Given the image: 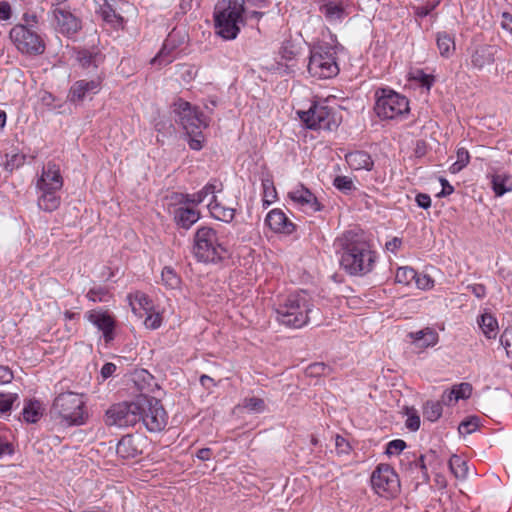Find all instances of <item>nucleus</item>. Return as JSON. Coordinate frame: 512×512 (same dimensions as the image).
<instances>
[{"instance_id": "1a4fd4ad", "label": "nucleus", "mask_w": 512, "mask_h": 512, "mask_svg": "<svg viewBox=\"0 0 512 512\" xmlns=\"http://www.w3.org/2000/svg\"><path fill=\"white\" fill-rule=\"evenodd\" d=\"M9 37L22 54L37 56L45 52L44 39L37 31L27 25L16 24L10 30Z\"/></svg>"}, {"instance_id": "09e8293b", "label": "nucleus", "mask_w": 512, "mask_h": 512, "mask_svg": "<svg viewBox=\"0 0 512 512\" xmlns=\"http://www.w3.org/2000/svg\"><path fill=\"white\" fill-rule=\"evenodd\" d=\"M438 2L427 3L425 5L413 6L414 15L418 18L428 16L437 6Z\"/></svg>"}, {"instance_id": "8fccbe9b", "label": "nucleus", "mask_w": 512, "mask_h": 512, "mask_svg": "<svg viewBox=\"0 0 512 512\" xmlns=\"http://www.w3.org/2000/svg\"><path fill=\"white\" fill-rule=\"evenodd\" d=\"M414 281H415L417 287L419 289H423V290L430 289L434 285V281L430 276H428L426 274H419L418 272H417V276L415 277Z\"/></svg>"}, {"instance_id": "0e129e2a", "label": "nucleus", "mask_w": 512, "mask_h": 512, "mask_svg": "<svg viewBox=\"0 0 512 512\" xmlns=\"http://www.w3.org/2000/svg\"><path fill=\"white\" fill-rule=\"evenodd\" d=\"M418 81L422 87L430 89L434 83V77L429 74H425L423 71L419 72Z\"/></svg>"}, {"instance_id": "f03ea898", "label": "nucleus", "mask_w": 512, "mask_h": 512, "mask_svg": "<svg viewBox=\"0 0 512 512\" xmlns=\"http://www.w3.org/2000/svg\"><path fill=\"white\" fill-rule=\"evenodd\" d=\"M246 8L238 0H219L214 7L215 33L225 40L235 39L244 24Z\"/></svg>"}, {"instance_id": "c9c22d12", "label": "nucleus", "mask_w": 512, "mask_h": 512, "mask_svg": "<svg viewBox=\"0 0 512 512\" xmlns=\"http://www.w3.org/2000/svg\"><path fill=\"white\" fill-rule=\"evenodd\" d=\"M163 284L170 288L176 289L181 284V278L177 275L175 270L170 266H165L161 273Z\"/></svg>"}, {"instance_id": "2f4dec72", "label": "nucleus", "mask_w": 512, "mask_h": 512, "mask_svg": "<svg viewBox=\"0 0 512 512\" xmlns=\"http://www.w3.org/2000/svg\"><path fill=\"white\" fill-rule=\"evenodd\" d=\"M22 415L27 423H36L42 416L40 402L37 400H29L23 408Z\"/></svg>"}, {"instance_id": "6e6d98bb", "label": "nucleus", "mask_w": 512, "mask_h": 512, "mask_svg": "<svg viewBox=\"0 0 512 512\" xmlns=\"http://www.w3.org/2000/svg\"><path fill=\"white\" fill-rule=\"evenodd\" d=\"M11 16V3L8 0H0V20H9Z\"/></svg>"}, {"instance_id": "680f3d73", "label": "nucleus", "mask_w": 512, "mask_h": 512, "mask_svg": "<svg viewBox=\"0 0 512 512\" xmlns=\"http://www.w3.org/2000/svg\"><path fill=\"white\" fill-rule=\"evenodd\" d=\"M13 380V372L7 366L0 365V384H8Z\"/></svg>"}, {"instance_id": "473e14b6", "label": "nucleus", "mask_w": 512, "mask_h": 512, "mask_svg": "<svg viewBox=\"0 0 512 512\" xmlns=\"http://www.w3.org/2000/svg\"><path fill=\"white\" fill-rule=\"evenodd\" d=\"M478 324L487 338H495L498 322L494 316L488 313L482 314Z\"/></svg>"}, {"instance_id": "6e6552de", "label": "nucleus", "mask_w": 512, "mask_h": 512, "mask_svg": "<svg viewBox=\"0 0 512 512\" xmlns=\"http://www.w3.org/2000/svg\"><path fill=\"white\" fill-rule=\"evenodd\" d=\"M137 406L140 421L148 431L160 432L166 427L168 415L159 399L141 394L137 396Z\"/></svg>"}, {"instance_id": "a878e982", "label": "nucleus", "mask_w": 512, "mask_h": 512, "mask_svg": "<svg viewBox=\"0 0 512 512\" xmlns=\"http://www.w3.org/2000/svg\"><path fill=\"white\" fill-rule=\"evenodd\" d=\"M208 207L212 216L217 220L230 223L235 217V209L223 206L217 201L216 196H213Z\"/></svg>"}, {"instance_id": "f257e3e1", "label": "nucleus", "mask_w": 512, "mask_h": 512, "mask_svg": "<svg viewBox=\"0 0 512 512\" xmlns=\"http://www.w3.org/2000/svg\"><path fill=\"white\" fill-rule=\"evenodd\" d=\"M341 268L351 276H364L373 269L376 254L361 236L346 231L335 241Z\"/></svg>"}, {"instance_id": "39448f33", "label": "nucleus", "mask_w": 512, "mask_h": 512, "mask_svg": "<svg viewBox=\"0 0 512 512\" xmlns=\"http://www.w3.org/2000/svg\"><path fill=\"white\" fill-rule=\"evenodd\" d=\"M193 254L199 262L217 263L228 257V250L219 242L216 230L201 226L194 235Z\"/></svg>"}, {"instance_id": "0eeeda50", "label": "nucleus", "mask_w": 512, "mask_h": 512, "mask_svg": "<svg viewBox=\"0 0 512 512\" xmlns=\"http://www.w3.org/2000/svg\"><path fill=\"white\" fill-rule=\"evenodd\" d=\"M374 111L382 120L396 119L409 113V100L390 88H379L375 92Z\"/></svg>"}, {"instance_id": "a19ab883", "label": "nucleus", "mask_w": 512, "mask_h": 512, "mask_svg": "<svg viewBox=\"0 0 512 512\" xmlns=\"http://www.w3.org/2000/svg\"><path fill=\"white\" fill-rule=\"evenodd\" d=\"M333 185L344 194H349L356 189L352 179L347 176H337L333 181Z\"/></svg>"}, {"instance_id": "338daca9", "label": "nucleus", "mask_w": 512, "mask_h": 512, "mask_svg": "<svg viewBox=\"0 0 512 512\" xmlns=\"http://www.w3.org/2000/svg\"><path fill=\"white\" fill-rule=\"evenodd\" d=\"M145 325L150 329H157L161 325V317L159 314L156 315H148L145 319Z\"/></svg>"}, {"instance_id": "052dcab7", "label": "nucleus", "mask_w": 512, "mask_h": 512, "mask_svg": "<svg viewBox=\"0 0 512 512\" xmlns=\"http://www.w3.org/2000/svg\"><path fill=\"white\" fill-rule=\"evenodd\" d=\"M415 201L422 209L427 210L431 207V197L426 193H418L415 197Z\"/></svg>"}, {"instance_id": "4d7b16f0", "label": "nucleus", "mask_w": 512, "mask_h": 512, "mask_svg": "<svg viewBox=\"0 0 512 512\" xmlns=\"http://www.w3.org/2000/svg\"><path fill=\"white\" fill-rule=\"evenodd\" d=\"M439 402L441 403V405H447V406H450L453 403L458 402L457 396H456V391H452V389L444 391L441 396V401H439Z\"/></svg>"}, {"instance_id": "72a5a7b5", "label": "nucleus", "mask_w": 512, "mask_h": 512, "mask_svg": "<svg viewBox=\"0 0 512 512\" xmlns=\"http://www.w3.org/2000/svg\"><path fill=\"white\" fill-rule=\"evenodd\" d=\"M102 56L98 52H93L87 49L78 51L77 59L82 67H97Z\"/></svg>"}, {"instance_id": "58836bf2", "label": "nucleus", "mask_w": 512, "mask_h": 512, "mask_svg": "<svg viewBox=\"0 0 512 512\" xmlns=\"http://www.w3.org/2000/svg\"><path fill=\"white\" fill-rule=\"evenodd\" d=\"M405 414L407 415L406 427L410 431H417L420 428V417L418 412L413 407H405Z\"/></svg>"}, {"instance_id": "b1692460", "label": "nucleus", "mask_w": 512, "mask_h": 512, "mask_svg": "<svg viewBox=\"0 0 512 512\" xmlns=\"http://www.w3.org/2000/svg\"><path fill=\"white\" fill-rule=\"evenodd\" d=\"M174 32L170 33L168 38L165 40L161 50L151 60L152 65L165 66L173 61L171 53L176 49V44L173 40Z\"/></svg>"}, {"instance_id": "69168bd1", "label": "nucleus", "mask_w": 512, "mask_h": 512, "mask_svg": "<svg viewBox=\"0 0 512 512\" xmlns=\"http://www.w3.org/2000/svg\"><path fill=\"white\" fill-rule=\"evenodd\" d=\"M500 342L506 349L512 346V326L507 327L503 331L500 337Z\"/></svg>"}, {"instance_id": "864d4df0", "label": "nucleus", "mask_w": 512, "mask_h": 512, "mask_svg": "<svg viewBox=\"0 0 512 512\" xmlns=\"http://www.w3.org/2000/svg\"><path fill=\"white\" fill-rule=\"evenodd\" d=\"M134 298L143 310L148 311L153 308L152 300L146 294L137 292Z\"/></svg>"}, {"instance_id": "bb28decb", "label": "nucleus", "mask_w": 512, "mask_h": 512, "mask_svg": "<svg viewBox=\"0 0 512 512\" xmlns=\"http://www.w3.org/2000/svg\"><path fill=\"white\" fill-rule=\"evenodd\" d=\"M376 494L385 499L395 498L401 491V482H371Z\"/></svg>"}, {"instance_id": "79ce46f5", "label": "nucleus", "mask_w": 512, "mask_h": 512, "mask_svg": "<svg viewBox=\"0 0 512 512\" xmlns=\"http://www.w3.org/2000/svg\"><path fill=\"white\" fill-rule=\"evenodd\" d=\"M479 425V418L477 416H471L463 420L458 427V431L462 435H468L474 432Z\"/></svg>"}, {"instance_id": "cd10ccee", "label": "nucleus", "mask_w": 512, "mask_h": 512, "mask_svg": "<svg viewBox=\"0 0 512 512\" xmlns=\"http://www.w3.org/2000/svg\"><path fill=\"white\" fill-rule=\"evenodd\" d=\"M319 10L330 22L340 21L345 16V10L342 4L333 1L322 4Z\"/></svg>"}, {"instance_id": "7c9ffc66", "label": "nucleus", "mask_w": 512, "mask_h": 512, "mask_svg": "<svg viewBox=\"0 0 512 512\" xmlns=\"http://www.w3.org/2000/svg\"><path fill=\"white\" fill-rule=\"evenodd\" d=\"M436 42L439 52L443 57L448 58L455 50L454 39L447 32H438Z\"/></svg>"}, {"instance_id": "a18cd8bd", "label": "nucleus", "mask_w": 512, "mask_h": 512, "mask_svg": "<svg viewBox=\"0 0 512 512\" xmlns=\"http://www.w3.org/2000/svg\"><path fill=\"white\" fill-rule=\"evenodd\" d=\"M216 181H214L213 183H207L200 191H198L197 193H195V196H196V205L202 203L205 198L208 196V195H212L215 196V192H216Z\"/></svg>"}, {"instance_id": "f8f14e48", "label": "nucleus", "mask_w": 512, "mask_h": 512, "mask_svg": "<svg viewBox=\"0 0 512 512\" xmlns=\"http://www.w3.org/2000/svg\"><path fill=\"white\" fill-rule=\"evenodd\" d=\"M139 422L140 412L137 406V397L131 402L112 405L105 414V423L108 426L130 427Z\"/></svg>"}, {"instance_id": "de8ad7c7", "label": "nucleus", "mask_w": 512, "mask_h": 512, "mask_svg": "<svg viewBox=\"0 0 512 512\" xmlns=\"http://www.w3.org/2000/svg\"><path fill=\"white\" fill-rule=\"evenodd\" d=\"M25 156L23 154H13L10 157L7 155V160L5 163L6 170L13 171L14 169L20 167L24 164Z\"/></svg>"}, {"instance_id": "ddd939ff", "label": "nucleus", "mask_w": 512, "mask_h": 512, "mask_svg": "<svg viewBox=\"0 0 512 512\" xmlns=\"http://www.w3.org/2000/svg\"><path fill=\"white\" fill-rule=\"evenodd\" d=\"M53 16L56 22V31L64 36L72 37L82 28L81 19L66 8L56 7L53 10Z\"/></svg>"}, {"instance_id": "e2e57ef3", "label": "nucleus", "mask_w": 512, "mask_h": 512, "mask_svg": "<svg viewBox=\"0 0 512 512\" xmlns=\"http://www.w3.org/2000/svg\"><path fill=\"white\" fill-rule=\"evenodd\" d=\"M175 201H177L180 204H195L196 205V196L194 194H175L174 196Z\"/></svg>"}, {"instance_id": "6ab92c4d", "label": "nucleus", "mask_w": 512, "mask_h": 512, "mask_svg": "<svg viewBox=\"0 0 512 512\" xmlns=\"http://www.w3.org/2000/svg\"><path fill=\"white\" fill-rule=\"evenodd\" d=\"M265 223L274 232L288 235L293 233L296 228L295 224L280 209L271 210L265 218Z\"/></svg>"}, {"instance_id": "20e7f679", "label": "nucleus", "mask_w": 512, "mask_h": 512, "mask_svg": "<svg viewBox=\"0 0 512 512\" xmlns=\"http://www.w3.org/2000/svg\"><path fill=\"white\" fill-rule=\"evenodd\" d=\"M83 395L74 392L59 394L50 408V416L59 419L64 426H79L84 424L86 413Z\"/></svg>"}, {"instance_id": "2eb2a0df", "label": "nucleus", "mask_w": 512, "mask_h": 512, "mask_svg": "<svg viewBox=\"0 0 512 512\" xmlns=\"http://www.w3.org/2000/svg\"><path fill=\"white\" fill-rule=\"evenodd\" d=\"M499 51L497 45L478 44L470 50L471 66L477 70H483L487 66L494 64L496 54Z\"/></svg>"}, {"instance_id": "c03bdc74", "label": "nucleus", "mask_w": 512, "mask_h": 512, "mask_svg": "<svg viewBox=\"0 0 512 512\" xmlns=\"http://www.w3.org/2000/svg\"><path fill=\"white\" fill-rule=\"evenodd\" d=\"M117 7H102L103 19L108 23H122L123 17L116 12Z\"/></svg>"}, {"instance_id": "dca6fc26", "label": "nucleus", "mask_w": 512, "mask_h": 512, "mask_svg": "<svg viewBox=\"0 0 512 512\" xmlns=\"http://www.w3.org/2000/svg\"><path fill=\"white\" fill-rule=\"evenodd\" d=\"M414 467L421 470L424 480H430L431 477L437 480L441 477L442 461L434 450L420 455L414 461Z\"/></svg>"}, {"instance_id": "13d9d810", "label": "nucleus", "mask_w": 512, "mask_h": 512, "mask_svg": "<svg viewBox=\"0 0 512 512\" xmlns=\"http://www.w3.org/2000/svg\"><path fill=\"white\" fill-rule=\"evenodd\" d=\"M14 453V448L12 443H10L5 437L0 436V458L5 455H12Z\"/></svg>"}, {"instance_id": "7ed1b4c3", "label": "nucleus", "mask_w": 512, "mask_h": 512, "mask_svg": "<svg viewBox=\"0 0 512 512\" xmlns=\"http://www.w3.org/2000/svg\"><path fill=\"white\" fill-rule=\"evenodd\" d=\"M276 320L286 327L298 329L310 320L313 313V305L309 301L306 292L289 295L283 303L275 308Z\"/></svg>"}, {"instance_id": "e433bc0d", "label": "nucleus", "mask_w": 512, "mask_h": 512, "mask_svg": "<svg viewBox=\"0 0 512 512\" xmlns=\"http://www.w3.org/2000/svg\"><path fill=\"white\" fill-rule=\"evenodd\" d=\"M86 297L92 302H108L112 295L106 287L97 286L91 288Z\"/></svg>"}, {"instance_id": "f3484780", "label": "nucleus", "mask_w": 512, "mask_h": 512, "mask_svg": "<svg viewBox=\"0 0 512 512\" xmlns=\"http://www.w3.org/2000/svg\"><path fill=\"white\" fill-rule=\"evenodd\" d=\"M146 444V439L142 435H125L123 436L117 446L116 453L123 459H132L143 453V447Z\"/></svg>"}, {"instance_id": "aec40b11", "label": "nucleus", "mask_w": 512, "mask_h": 512, "mask_svg": "<svg viewBox=\"0 0 512 512\" xmlns=\"http://www.w3.org/2000/svg\"><path fill=\"white\" fill-rule=\"evenodd\" d=\"M288 196L294 202H297L302 206H308L313 211H320L322 209V205L316 196L303 184L298 185L295 189L290 191Z\"/></svg>"}, {"instance_id": "a211bd4d", "label": "nucleus", "mask_w": 512, "mask_h": 512, "mask_svg": "<svg viewBox=\"0 0 512 512\" xmlns=\"http://www.w3.org/2000/svg\"><path fill=\"white\" fill-rule=\"evenodd\" d=\"M101 81L99 78L92 80H78L70 88L68 99L71 102L83 101L90 95H94L100 90Z\"/></svg>"}, {"instance_id": "393cba45", "label": "nucleus", "mask_w": 512, "mask_h": 512, "mask_svg": "<svg viewBox=\"0 0 512 512\" xmlns=\"http://www.w3.org/2000/svg\"><path fill=\"white\" fill-rule=\"evenodd\" d=\"M63 185L62 177L59 171H52L50 168L44 170L42 176L38 180L39 189L59 190Z\"/></svg>"}, {"instance_id": "f704fd0d", "label": "nucleus", "mask_w": 512, "mask_h": 512, "mask_svg": "<svg viewBox=\"0 0 512 512\" xmlns=\"http://www.w3.org/2000/svg\"><path fill=\"white\" fill-rule=\"evenodd\" d=\"M442 415V405L439 401H427L423 406V416L431 422L437 421Z\"/></svg>"}, {"instance_id": "49530a36", "label": "nucleus", "mask_w": 512, "mask_h": 512, "mask_svg": "<svg viewBox=\"0 0 512 512\" xmlns=\"http://www.w3.org/2000/svg\"><path fill=\"white\" fill-rule=\"evenodd\" d=\"M406 442L402 439H395L388 442L385 453L387 455L399 454L406 448Z\"/></svg>"}, {"instance_id": "4468645a", "label": "nucleus", "mask_w": 512, "mask_h": 512, "mask_svg": "<svg viewBox=\"0 0 512 512\" xmlns=\"http://www.w3.org/2000/svg\"><path fill=\"white\" fill-rule=\"evenodd\" d=\"M85 318L102 331L106 343L114 339L116 321L108 311L90 310L86 312Z\"/></svg>"}, {"instance_id": "37998d69", "label": "nucleus", "mask_w": 512, "mask_h": 512, "mask_svg": "<svg viewBox=\"0 0 512 512\" xmlns=\"http://www.w3.org/2000/svg\"><path fill=\"white\" fill-rule=\"evenodd\" d=\"M243 405L251 412H263L265 409L264 400L257 397L246 398Z\"/></svg>"}, {"instance_id": "5701e85b", "label": "nucleus", "mask_w": 512, "mask_h": 512, "mask_svg": "<svg viewBox=\"0 0 512 512\" xmlns=\"http://www.w3.org/2000/svg\"><path fill=\"white\" fill-rule=\"evenodd\" d=\"M199 218L200 213L193 208L179 207L174 210V220L183 229H189Z\"/></svg>"}, {"instance_id": "4c0bfd02", "label": "nucleus", "mask_w": 512, "mask_h": 512, "mask_svg": "<svg viewBox=\"0 0 512 512\" xmlns=\"http://www.w3.org/2000/svg\"><path fill=\"white\" fill-rule=\"evenodd\" d=\"M417 276V271L412 267H400L396 271L395 280L397 283L409 285Z\"/></svg>"}, {"instance_id": "ea45409f", "label": "nucleus", "mask_w": 512, "mask_h": 512, "mask_svg": "<svg viewBox=\"0 0 512 512\" xmlns=\"http://www.w3.org/2000/svg\"><path fill=\"white\" fill-rule=\"evenodd\" d=\"M19 399L17 393L0 392V414L9 412L15 401Z\"/></svg>"}, {"instance_id": "c756f323", "label": "nucleus", "mask_w": 512, "mask_h": 512, "mask_svg": "<svg viewBox=\"0 0 512 512\" xmlns=\"http://www.w3.org/2000/svg\"><path fill=\"white\" fill-rule=\"evenodd\" d=\"M42 195L38 200L41 209L47 212L56 210L60 205V197L56 195L57 190L41 189Z\"/></svg>"}, {"instance_id": "c85d7f7f", "label": "nucleus", "mask_w": 512, "mask_h": 512, "mask_svg": "<svg viewBox=\"0 0 512 512\" xmlns=\"http://www.w3.org/2000/svg\"><path fill=\"white\" fill-rule=\"evenodd\" d=\"M491 187L496 196H503L512 191V181L507 174H493L491 176Z\"/></svg>"}, {"instance_id": "3c124183", "label": "nucleus", "mask_w": 512, "mask_h": 512, "mask_svg": "<svg viewBox=\"0 0 512 512\" xmlns=\"http://www.w3.org/2000/svg\"><path fill=\"white\" fill-rule=\"evenodd\" d=\"M437 341H438V334L434 330L427 328L426 335H425L424 339H422V341L418 342V344L420 347H429V346L435 345L437 343Z\"/></svg>"}, {"instance_id": "4be33fe9", "label": "nucleus", "mask_w": 512, "mask_h": 512, "mask_svg": "<svg viewBox=\"0 0 512 512\" xmlns=\"http://www.w3.org/2000/svg\"><path fill=\"white\" fill-rule=\"evenodd\" d=\"M451 473L457 479H464L468 477H476L478 473L475 469L471 470L467 461L461 456L452 455L448 462Z\"/></svg>"}, {"instance_id": "774afa93", "label": "nucleus", "mask_w": 512, "mask_h": 512, "mask_svg": "<svg viewBox=\"0 0 512 512\" xmlns=\"http://www.w3.org/2000/svg\"><path fill=\"white\" fill-rule=\"evenodd\" d=\"M116 369H117V367L114 363L107 362L101 368V372H100L101 376L103 377V379H107L114 374Z\"/></svg>"}, {"instance_id": "423d86ee", "label": "nucleus", "mask_w": 512, "mask_h": 512, "mask_svg": "<svg viewBox=\"0 0 512 512\" xmlns=\"http://www.w3.org/2000/svg\"><path fill=\"white\" fill-rule=\"evenodd\" d=\"M335 47L328 43L314 45L310 49L308 72L318 79H329L339 73Z\"/></svg>"}, {"instance_id": "9b49d317", "label": "nucleus", "mask_w": 512, "mask_h": 512, "mask_svg": "<svg viewBox=\"0 0 512 512\" xmlns=\"http://www.w3.org/2000/svg\"><path fill=\"white\" fill-rule=\"evenodd\" d=\"M297 113L308 129L333 131L338 127L335 113L327 105L314 102L308 110Z\"/></svg>"}, {"instance_id": "603ef678", "label": "nucleus", "mask_w": 512, "mask_h": 512, "mask_svg": "<svg viewBox=\"0 0 512 512\" xmlns=\"http://www.w3.org/2000/svg\"><path fill=\"white\" fill-rule=\"evenodd\" d=\"M471 390L472 388L469 383H461L452 388V391H456L457 400L468 398L471 394Z\"/></svg>"}, {"instance_id": "5fc2aeb1", "label": "nucleus", "mask_w": 512, "mask_h": 512, "mask_svg": "<svg viewBox=\"0 0 512 512\" xmlns=\"http://www.w3.org/2000/svg\"><path fill=\"white\" fill-rule=\"evenodd\" d=\"M326 369H329V367L326 364L319 362V363H313V364L309 365L307 368V371L311 376L316 377V376L324 375Z\"/></svg>"}, {"instance_id": "9d476101", "label": "nucleus", "mask_w": 512, "mask_h": 512, "mask_svg": "<svg viewBox=\"0 0 512 512\" xmlns=\"http://www.w3.org/2000/svg\"><path fill=\"white\" fill-rule=\"evenodd\" d=\"M174 113L178 122L188 136L202 134L201 128L208 126L207 118L189 102L179 98L174 102Z\"/></svg>"}, {"instance_id": "412c9836", "label": "nucleus", "mask_w": 512, "mask_h": 512, "mask_svg": "<svg viewBox=\"0 0 512 512\" xmlns=\"http://www.w3.org/2000/svg\"><path fill=\"white\" fill-rule=\"evenodd\" d=\"M345 160L352 170L371 171L374 166L371 155L364 150H356L345 154Z\"/></svg>"}, {"instance_id": "bf43d9fd", "label": "nucleus", "mask_w": 512, "mask_h": 512, "mask_svg": "<svg viewBox=\"0 0 512 512\" xmlns=\"http://www.w3.org/2000/svg\"><path fill=\"white\" fill-rule=\"evenodd\" d=\"M439 181L442 186V190L437 194V197H446L454 192V187L448 182L447 179L440 177Z\"/></svg>"}]
</instances>
